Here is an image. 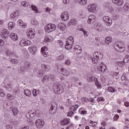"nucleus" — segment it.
Masks as SVG:
<instances>
[{
	"mask_svg": "<svg viewBox=\"0 0 129 129\" xmlns=\"http://www.w3.org/2000/svg\"><path fill=\"white\" fill-rule=\"evenodd\" d=\"M37 76L38 77H42V76H43V71H42L41 70H39L37 72Z\"/></svg>",
	"mask_w": 129,
	"mask_h": 129,
	"instance_id": "864d4df0",
	"label": "nucleus"
},
{
	"mask_svg": "<svg viewBox=\"0 0 129 129\" xmlns=\"http://www.w3.org/2000/svg\"><path fill=\"white\" fill-rule=\"evenodd\" d=\"M28 33H35L36 32V30H35V28H29L28 29Z\"/></svg>",
	"mask_w": 129,
	"mask_h": 129,
	"instance_id": "603ef678",
	"label": "nucleus"
},
{
	"mask_svg": "<svg viewBox=\"0 0 129 129\" xmlns=\"http://www.w3.org/2000/svg\"><path fill=\"white\" fill-rule=\"evenodd\" d=\"M73 45H72L71 44H68V43H66L65 45V48L67 50H71L72 49V47Z\"/></svg>",
	"mask_w": 129,
	"mask_h": 129,
	"instance_id": "4c0bfd02",
	"label": "nucleus"
},
{
	"mask_svg": "<svg viewBox=\"0 0 129 129\" xmlns=\"http://www.w3.org/2000/svg\"><path fill=\"white\" fill-rule=\"evenodd\" d=\"M15 28V23L13 22H10L8 23V29L9 30H13Z\"/></svg>",
	"mask_w": 129,
	"mask_h": 129,
	"instance_id": "b1692460",
	"label": "nucleus"
},
{
	"mask_svg": "<svg viewBox=\"0 0 129 129\" xmlns=\"http://www.w3.org/2000/svg\"><path fill=\"white\" fill-rule=\"evenodd\" d=\"M104 32H108L110 33V32H113V28H107L105 29Z\"/></svg>",
	"mask_w": 129,
	"mask_h": 129,
	"instance_id": "0e129e2a",
	"label": "nucleus"
},
{
	"mask_svg": "<svg viewBox=\"0 0 129 129\" xmlns=\"http://www.w3.org/2000/svg\"><path fill=\"white\" fill-rule=\"evenodd\" d=\"M10 62L12 63V64H18V63H19V60L16 58H11L10 59Z\"/></svg>",
	"mask_w": 129,
	"mask_h": 129,
	"instance_id": "f704fd0d",
	"label": "nucleus"
},
{
	"mask_svg": "<svg viewBox=\"0 0 129 129\" xmlns=\"http://www.w3.org/2000/svg\"><path fill=\"white\" fill-rule=\"evenodd\" d=\"M45 32L46 33H51L56 30V25L52 24H48L45 27Z\"/></svg>",
	"mask_w": 129,
	"mask_h": 129,
	"instance_id": "7ed1b4c3",
	"label": "nucleus"
},
{
	"mask_svg": "<svg viewBox=\"0 0 129 129\" xmlns=\"http://www.w3.org/2000/svg\"><path fill=\"white\" fill-rule=\"evenodd\" d=\"M103 30H104V28H103L102 26H99V27L97 29V32H99V33H100L101 32H104Z\"/></svg>",
	"mask_w": 129,
	"mask_h": 129,
	"instance_id": "6e6d98bb",
	"label": "nucleus"
},
{
	"mask_svg": "<svg viewBox=\"0 0 129 129\" xmlns=\"http://www.w3.org/2000/svg\"><path fill=\"white\" fill-rule=\"evenodd\" d=\"M80 3L82 6H85L87 4V0H81Z\"/></svg>",
	"mask_w": 129,
	"mask_h": 129,
	"instance_id": "5fc2aeb1",
	"label": "nucleus"
},
{
	"mask_svg": "<svg viewBox=\"0 0 129 129\" xmlns=\"http://www.w3.org/2000/svg\"><path fill=\"white\" fill-rule=\"evenodd\" d=\"M95 85L98 87H101V84L98 81V80H95Z\"/></svg>",
	"mask_w": 129,
	"mask_h": 129,
	"instance_id": "de8ad7c7",
	"label": "nucleus"
},
{
	"mask_svg": "<svg viewBox=\"0 0 129 129\" xmlns=\"http://www.w3.org/2000/svg\"><path fill=\"white\" fill-rule=\"evenodd\" d=\"M12 112L14 115H17V114H18V112H19V110H18V108H13L12 109Z\"/></svg>",
	"mask_w": 129,
	"mask_h": 129,
	"instance_id": "e433bc0d",
	"label": "nucleus"
},
{
	"mask_svg": "<svg viewBox=\"0 0 129 129\" xmlns=\"http://www.w3.org/2000/svg\"><path fill=\"white\" fill-rule=\"evenodd\" d=\"M6 88L7 89V90H8V91H12V89H13L12 83H9L7 85H6Z\"/></svg>",
	"mask_w": 129,
	"mask_h": 129,
	"instance_id": "7c9ffc66",
	"label": "nucleus"
},
{
	"mask_svg": "<svg viewBox=\"0 0 129 129\" xmlns=\"http://www.w3.org/2000/svg\"><path fill=\"white\" fill-rule=\"evenodd\" d=\"M113 46L115 50L118 52H123L125 50L124 43L122 41L115 42Z\"/></svg>",
	"mask_w": 129,
	"mask_h": 129,
	"instance_id": "f257e3e1",
	"label": "nucleus"
},
{
	"mask_svg": "<svg viewBox=\"0 0 129 129\" xmlns=\"http://www.w3.org/2000/svg\"><path fill=\"white\" fill-rule=\"evenodd\" d=\"M105 43L106 45H109L110 43H111V37H107L105 38Z\"/></svg>",
	"mask_w": 129,
	"mask_h": 129,
	"instance_id": "bb28decb",
	"label": "nucleus"
},
{
	"mask_svg": "<svg viewBox=\"0 0 129 129\" xmlns=\"http://www.w3.org/2000/svg\"><path fill=\"white\" fill-rule=\"evenodd\" d=\"M30 127L27 125H23L21 126L20 129H29Z\"/></svg>",
	"mask_w": 129,
	"mask_h": 129,
	"instance_id": "680f3d73",
	"label": "nucleus"
},
{
	"mask_svg": "<svg viewBox=\"0 0 129 129\" xmlns=\"http://www.w3.org/2000/svg\"><path fill=\"white\" fill-rule=\"evenodd\" d=\"M95 21H96V16L95 15H91L88 17L87 22L89 25H92Z\"/></svg>",
	"mask_w": 129,
	"mask_h": 129,
	"instance_id": "423d86ee",
	"label": "nucleus"
},
{
	"mask_svg": "<svg viewBox=\"0 0 129 129\" xmlns=\"http://www.w3.org/2000/svg\"><path fill=\"white\" fill-rule=\"evenodd\" d=\"M26 69H27L24 66H22L20 67V69L19 70L20 73H24V72H26Z\"/></svg>",
	"mask_w": 129,
	"mask_h": 129,
	"instance_id": "ea45409f",
	"label": "nucleus"
},
{
	"mask_svg": "<svg viewBox=\"0 0 129 129\" xmlns=\"http://www.w3.org/2000/svg\"><path fill=\"white\" fill-rule=\"evenodd\" d=\"M113 4L116 6H122L123 5V0H112Z\"/></svg>",
	"mask_w": 129,
	"mask_h": 129,
	"instance_id": "f3484780",
	"label": "nucleus"
},
{
	"mask_svg": "<svg viewBox=\"0 0 129 129\" xmlns=\"http://www.w3.org/2000/svg\"><path fill=\"white\" fill-rule=\"evenodd\" d=\"M123 8H124V9L125 10V11H128L129 7H128V6H127V4H125L124 5Z\"/></svg>",
	"mask_w": 129,
	"mask_h": 129,
	"instance_id": "774afa93",
	"label": "nucleus"
},
{
	"mask_svg": "<svg viewBox=\"0 0 129 129\" xmlns=\"http://www.w3.org/2000/svg\"><path fill=\"white\" fill-rule=\"evenodd\" d=\"M60 18L63 22L68 21L69 19V13L67 12H63L61 14Z\"/></svg>",
	"mask_w": 129,
	"mask_h": 129,
	"instance_id": "6e6552de",
	"label": "nucleus"
},
{
	"mask_svg": "<svg viewBox=\"0 0 129 129\" xmlns=\"http://www.w3.org/2000/svg\"><path fill=\"white\" fill-rule=\"evenodd\" d=\"M10 37L13 41H18L19 39V37H18V34H17V33H11L10 34Z\"/></svg>",
	"mask_w": 129,
	"mask_h": 129,
	"instance_id": "2eb2a0df",
	"label": "nucleus"
},
{
	"mask_svg": "<svg viewBox=\"0 0 129 129\" xmlns=\"http://www.w3.org/2000/svg\"><path fill=\"white\" fill-rule=\"evenodd\" d=\"M7 56H9L10 57H13V55H14V53L13 52H11V51L8 50L7 52Z\"/></svg>",
	"mask_w": 129,
	"mask_h": 129,
	"instance_id": "13d9d810",
	"label": "nucleus"
},
{
	"mask_svg": "<svg viewBox=\"0 0 129 129\" xmlns=\"http://www.w3.org/2000/svg\"><path fill=\"white\" fill-rule=\"evenodd\" d=\"M128 61H129V55H126L124 58V62H125V63H127Z\"/></svg>",
	"mask_w": 129,
	"mask_h": 129,
	"instance_id": "bf43d9fd",
	"label": "nucleus"
},
{
	"mask_svg": "<svg viewBox=\"0 0 129 129\" xmlns=\"http://www.w3.org/2000/svg\"><path fill=\"white\" fill-rule=\"evenodd\" d=\"M106 9H107V11L108 12H109L110 13H111L114 11L113 8H112V7H111V6L110 5L107 6Z\"/></svg>",
	"mask_w": 129,
	"mask_h": 129,
	"instance_id": "a19ab883",
	"label": "nucleus"
},
{
	"mask_svg": "<svg viewBox=\"0 0 129 129\" xmlns=\"http://www.w3.org/2000/svg\"><path fill=\"white\" fill-rule=\"evenodd\" d=\"M88 10L90 13H95L96 12V5L91 4L88 7Z\"/></svg>",
	"mask_w": 129,
	"mask_h": 129,
	"instance_id": "9b49d317",
	"label": "nucleus"
},
{
	"mask_svg": "<svg viewBox=\"0 0 129 129\" xmlns=\"http://www.w3.org/2000/svg\"><path fill=\"white\" fill-rule=\"evenodd\" d=\"M28 50L32 55H36V53H37V46L32 45L28 47Z\"/></svg>",
	"mask_w": 129,
	"mask_h": 129,
	"instance_id": "9d476101",
	"label": "nucleus"
},
{
	"mask_svg": "<svg viewBox=\"0 0 129 129\" xmlns=\"http://www.w3.org/2000/svg\"><path fill=\"white\" fill-rule=\"evenodd\" d=\"M64 64L66 65H70L71 64V61L69 59H67L64 62Z\"/></svg>",
	"mask_w": 129,
	"mask_h": 129,
	"instance_id": "69168bd1",
	"label": "nucleus"
},
{
	"mask_svg": "<svg viewBox=\"0 0 129 129\" xmlns=\"http://www.w3.org/2000/svg\"><path fill=\"white\" fill-rule=\"evenodd\" d=\"M72 104V102H71V101H70V99H68L66 103V106H67V107L71 106Z\"/></svg>",
	"mask_w": 129,
	"mask_h": 129,
	"instance_id": "c03bdc74",
	"label": "nucleus"
},
{
	"mask_svg": "<svg viewBox=\"0 0 129 129\" xmlns=\"http://www.w3.org/2000/svg\"><path fill=\"white\" fill-rule=\"evenodd\" d=\"M57 44L58 46L60 47V48H62L64 46V43H63V41L61 40H57Z\"/></svg>",
	"mask_w": 129,
	"mask_h": 129,
	"instance_id": "c9c22d12",
	"label": "nucleus"
},
{
	"mask_svg": "<svg viewBox=\"0 0 129 129\" xmlns=\"http://www.w3.org/2000/svg\"><path fill=\"white\" fill-rule=\"evenodd\" d=\"M13 93L15 94L20 93V89L18 87H16V88H15V89L13 90Z\"/></svg>",
	"mask_w": 129,
	"mask_h": 129,
	"instance_id": "37998d69",
	"label": "nucleus"
},
{
	"mask_svg": "<svg viewBox=\"0 0 129 129\" xmlns=\"http://www.w3.org/2000/svg\"><path fill=\"white\" fill-rule=\"evenodd\" d=\"M53 90L57 92V93L60 94L63 92L64 88L62 85L59 84H54L53 85Z\"/></svg>",
	"mask_w": 129,
	"mask_h": 129,
	"instance_id": "20e7f679",
	"label": "nucleus"
},
{
	"mask_svg": "<svg viewBox=\"0 0 129 129\" xmlns=\"http://www.w3.org/2000/svg\"><path fill=\"white\" fill-rule=\"evenodd\" d=\"M79 113L81 114H86V113H87V111L85 110V109L81 108L79 110Z\"/></svg>",
	"mask_w": 129,
	"mask_h": 129,
	"instance_id": "c85d7f7f",
	"label": "nucleus"
},
{
	"mask_svg": "<svg viewBox=\"0 0 129 129\" xmlns=\"http://www.w3.org/2000/svg\"><path fill=\"white\" fill-rule=\"evenodd\" d=\"M66 44H68L69 45H72V46H73V44H74V41H73V40L71 41L67 39Z\"/></svg>",
	"mask_w": 129,
	"mask_h": 129,
	"instance_id": "4d7b16f0",
	"label": "nucleus"
},
{
	"mask_svg": "<svg viewBox=\"0 0 129 129\" xmlns=\"http://www.w3.org/2000/svg\"><path fill=\"white\" fill-rule=\"evenodd\" d=\"M35 124L37 127L40 128L41 127H43V126L45 125V122L42 119H37L36 120Z\"/></svg>",
	"mask_w": 129,
	"mask_h": 129,
	"instance_id": "1a4fd4ad",
	"label": "nucleus"
},
{
	"mask_svg": "<svg viewBox=\"0 0 129 129\" xmlns=\"http://www.w3.org/2000/svg\"><path fill=\"white\" fill-rule=\"evenodd\" d=\"M1 36L2 37V38H3V39H8V38H9V36H10V35L9 34V33H2L1 34Z\"/></svg>",
	"mask_w": 129,
	"mask_h": 129,
	"instance_id": "cd10ccee",
	"label": "nucleus"
},
{
	"mask_svg": "<svg viewBox=\"0 0 129 129\" xmlns=\"http://www.w3.org/2000/svg\"><path fill=\"white\" fill-rule=\"evenodd\" d=\"M64 58H65V57L64 56V55L61 54L57 57V59L58 61H63V60H64Z\"/></svg>",
	"mask_w": 129,
	"mask_h": 129,
	"instance_id": "72a5a7b5",
	"label": "nucleus"
},
{
	"mask_svg": "<svg viewBox=\"0 0 129 129\" xmlns=\"http://www.w3.org/2000/svg\"><path fill=\"white\" fill-rule=\"evenodd\" d=\"M74 51L76 54H80L82 52V48L79 45H76Z\"/></svg>",
	"mask_w": 129,
	"mask_h": 129,
	"instance_id": "4468645a",
	"label": "nucleus"
},
{
	"mask_svg": "<svg viewBox=\"0 0 129 129\" xmlns=\"http://www.w3.org/2000/svg\"><path fill=\"white\" fill-rule=\"evenodd\" d=\"M19 45L22 46V47H24L25 46H31L32 45V42L29 40H27L26 39H22Z\"/></svg>",
	"mask_w": 129,
	"mask_h": 129,
	"instance_id": "0eeeda50",
	"label": "nucleus"
},
{
	"mask_svg": "<svg viewBox=\"0 0 129 129\" xmlns=\"http://www.w3.org/2000/svg\"><path fill=\"white\" fill-rule=\"evenodd\" d=\"M103 21L105 23L106 26L109 27L112 25V19L109 16H105L103 17Z\"/></svg>",
	"mask_w": 129,
	"mask_h": 129,
	"instance_id": "39448f33",
	"label": "nucleus"
},
{
	"mask_svg": "<svg viewBox=\"0 0 129 129\" xmlns=\"http://www.w3.org/2000/svg\"><path fill=\"white\" fill-rule=\"evenodd\" d=\"M32 94L33 96H37V95H38V94H40V90L34 89Z\"/></svg>",
	"mask_w": 129,
	"mask_h": 129,
	"instance_id": "c756f323",
	"label": "nucleus"
},
{
	"mask_svg": "<svg viewBox=\"0 0 129 129\" xmlns=\"http://www.w3.org/2000/svg\"><path fill=\"white\" fill-rule=\"evenodd\" d=\"M107 90L109 91V92H112L113 93H114V92L116 91V90H115L114 88H112V87H109L107 89Z\"/></svg>",
	"mask_w": 129,
	"mask_h": 129,
	"instance_id": "58836bf2",
	"label": "nucleus"
},
{
	"mask_svg": "<svg viewBox=\"0 0 129 129\" xmlns=\"http://www.w3.org/2000/svg\"><path fill=\"white\" fill-rule=\"evenodd\" d=\"M95 80H97V78H94V77L91 75H90L87 78L88 82H92V81H95Z\"/></svg>",
	"mask_w": 129,
	"mask_h": 129,
	"instance_id": "4be33fe9",
	"label": "nucleus"
},
{
	"mask_svg": "<svg viewBox=\"0 0 129 129\" xmlns=\"http://www.w3.org/2000/svg\"><path fill=\"white\" fill-rule=\"evenodd\" d=\"M35 33H28L27 34L28 38V39H33V38L35 37Z\"/></svg>",
	"mask_w": 129,
	"mask_h": 129,
	"instance_id": "2f4dec72",
	"label": "nucleus"
},
{
	"mask_svg": "<svg viewBox=\"0 0 129 129\" xmlns=\"http://www.w3.org/2000/svg\"><path fill=\"white\" fill-rule=\"evenodd\" d=\"M60 73L61 74V75H63V76H69V75L70 74L68 70L64 69H60Z\"/></svg>",
	"mask_w": 129,
	"mask_h": 129,
	"instance_id": "dca6fc26",
	"label": "nucleus"
},
{
	"mask_svg": "<svg viewBox=\"0 0 129 129\" xmlns=\"http://www.w3.org/2000/svg\"><path fill=\"white\" fill-rule=\"evenodd\" d=\"M77 24V20L76 19H73L69 22V26H75Z\"/></svg>",
	"mask_w": 129,
	"mask_h": 129,
	"instance_id": "412c9836",
	"label": "nucleus"
},
{
	"mask_svg": "<svg viewBox=\"0 0 129 129\" xmlns=\"http://www.w3.org/2000/svg\"><path fill=\"white\" fill-rule=\"evenodd\" d=\"M21 4V6H22V7H28V6L29 5V4H28V2H27L26 1L22 2Z\"/></svg>",
	"mask_w": 129,
	"mask_h": 129,
	"instance_id": "09e8293b",
	"label": "nucleus"
},
{
	"mask_svg": "<svg viewBox=\"0 0 129 129\" xmlns=\"http://www.w3.org/2000/svg\"><path fill=\"white\" fill-rule=\"evenodd\" d=\"M78 107H79V106L78 105H74L71 107L70 110H71V111H74V112L76 111V110H77V109L78 108Z\"/></svg>",
	"mask_w": 129,
	"mask_h": 129,
	"instance_id": "a878e982",
	"label": "nucleus"
},
{
	"mask_svg": "<svg viewBox=\"0 0 129 129\" xmlns=\"http://www.w3.org/2000/svg\"><path fill=\"white\" fill-rule=\"evenodd\" d=\"M74 113L73 111L70 110V111L68 112L67 116H73V114H74Z\"/></svg>",
	"mask_w": 129,
	"mask_h": 129,
	"instance_id": "052dcab7",
	"label": "nucleus"
},
{
	"mask_svg": "<svg viewBox=\"0 0 129 129\" xmlns=\"http://www.w3.org/2000/svg\"><path fill=\"white\" fill-rule=\"evenodd\" d=\"M30 113H31L30 110L27 112L26 113V117H27L28 118H30Z\"/></svg>",
	"mask_w": 129,
	"mask_h": 129,
	"instance_id": "338daca9",
	"label": "nucleus"
},
{
	"mask_svg": "<svg viewBox=\"0 0 129 129\" xmlns=\"http://www.w3.org/2000/svg\"><path fill=\"white\" fill-rule=\"evenodd\" d=\"M24 67L25 68V69H28V68H30L31 67V63L30 62H25L24 64Z\"/></svg>",
	"mask_w": 129,
	"mask_h": 129,
	"instance_id": "a18cd8bd",
	"label": "nucleus"
},
{
	"mask_svg": "<svg viewBox=\"0 0 129 129\" xmlns=\"http://www.w3.org/2000/svg\"><path fill=\"white\" fill-rule=\"evenodd\" d=\"M97 69L101 72H102V73H104V72H105V70L107 69V68H106V66H105L103 63H100Z\"/></svg>",
	"mask_w": 129,
	"mask_h": 129,
	"instance_id": "f8f14e48",
	"label": "nucleus"
},
{
	"mask_svg": "<svg viewBox=\"0 0 129 129\" xmlns=\"http://www.w3.org/2000/svg\"><path fill=\"white\" fill-rule=\"evenodd\" d=\"M31 8L32 9V11H34V12H35V13H36V14L39 13V10H38V9H37V7L34 5H32L31 6Z\"/></svg>",
	"mask_w": 129,
	"mask_h": 129,
	"instance_id": "79ce46f5",
	"label": "nucleus"
},
{
	"mask_svg": "<svg viewBox=\"0 0 129 129\" xmlns=\"http://www.w3.org/2000/svg\"><path fill=\"white\" fill-rule=\"evenodd\" d=\"M78 31H80L81 32H83V33H87L85 30L83 29V28L80 26H78Z\"/></svg>",
	"mask_w": 129,
	"mask_h": 129,
	"instance_id": "49530a36",
	"label": "nucleus"
},
{
	"mask_svg": "<svg viewBox=\"0 0 129 129\" xmlns=\"http://www.w3.org/2000/svg\"><path fill=\"white\" fill-rule=\"evenodd\" d=\"M41 68H42L43 71H44L45 72H48V71H50V67L49 66L46 65L45 64H41Z\"/></svg>",
	"mask_w": 129,
	"mask_h": 129,
	"instance_id": "6ab92c4d",
	"label": "nucleus"
},
{
	"mask_svg": "<svg viewBox=\"0 0 129 129\" xmlns=\"http://www.w3.org/2000/svg\"><path fill=\"white\" fill-rule=\"evenodd\" d=\"M94 57L92 58V62L93 64H97L99 60H101L103 58V55L99 52H96L94 53Z\"/></svg>",
	"mask_w": 129,
	"mask_h": 129,
	"instance_id": "f03ea898",
	"label": "nucleus"
},
{
	"mask_svg": "<svg viewBox=\"0 0 129 129\" xmlns=\"http://www.w3.org/2000/svg\"><path fill=\"white\" fill-rule=\"evenodd\" d=\"M81 100L84 102H88L89 101V99L85 97H83L81 98Z\"/></svg>",
	"mask_w": 129,
	"mask_h": 129,
	"instance_id": "3c124183",
	"label": "nucleus"
},
{
	"mask_svg": "<svg viewBox=\"0 0 129 129\" xmlns=\"http://www.w3.org/2000/svg\"><path fill=\"white\" fill-rule=\"evenodd\" d=\"M49 80V76H44L42 79V82H45V81H48Z\"/></svg>",
	"mask_w": 129,
	"mask_h": 129,
	"instance_id": "8fccbe9b",
	"label": "nucleus"
},
{
	"mask_svg": "<svg viewBox=\"0 0 129 129\" xmlns=\"http://www.w3.org/2000/svg\"><path fill=\"white\" fill-rule=\"evenodd\" d=\"M55 107H54V106L50 105L49 106V113H50V114H54V112H52L53 111V110H54V108H55Z\"/></svg>",
	"mask_w": 129,
	"mask_h": 129,
	"instance_id": "473e14b6",
	"label": "nucleus"
},
{
	"mask_svg": "<svg viewBox=\"0 0 129 129\" xmlns=\"http://www.w3.org/2000/svg\"><path fill=\"white\" fill-rule=\"evenodd\" d=\"M0 96L5 97V92H4V90L2 89H0Z\"/></svg>",
	"mask_w": 129,
	"mask_h": 129,
	"instance_id": "e2e57ef3",
	"label": "nucleus"
},
{
	"mask_svg": "<svg viewBox=\"0 0 129 129\" xmlns=\"http://www.w3.org/2000/svg\"><path fill=\"white\" fill-rule=\"evenodd\" d=\"M31 24H32L33 26H36V27H38V26H39V23L35 19H32V20L31 21Z\"/></svg>",
	"mask_w": 129,
	"mask_h": 129,
	"instance_id": "393cba45",
	"label": "nucleus"
},
{
	"mask_svg": "<svg viewBox=\"0 0 129 129\" xmlns=\"http://www.w3.org/2000/svg\"><path fill=\"white\" fill-rule=\"evenodd\" d=\"M60 31H65L66 30V25L64 23H59L57 26Z\"/></svg>",
	"mask_w": 129,
	"mask_h": 129,
	"instance_id": "a211bd4d",
	"label": "nucleus"
},
{
	"mask_svg": "<svg viewBox=\"0 0 129 129\" xmlns=\"http://www.w3.org/2000/svg\"><path fill=\"white\" fill-rule=\"evenodd\" d=\"M20 15H21V12H20V11H15L10 15V18L11 19H16V18H17V17H19Z\"/></svg>",
	"mask_w": 129,
	"mask_h": 129,
	"instance_id": "ddd939ff",
	"label": "nucleus"
},
{
	"mask_svg": "<svg viewBox=\"0 0 129 129\" xmlns=\"http://www.w3.org/2000/svg\"><path fill=\"white\" fill-rule=\"evenodd\" d=\"M70 123V120L69 119H64L63 120L60 121V124L62 125H68Z\"/></svg>",
	"mask_w": 129,
	"mask_h": 129,
	"instance_id": "aec40b11",
	"label": "nucleus"
},
{
	"mask_svg": "<svg viewBox=\"0 0 129 129\" xmlns=\"http://www.w3.org/2000/svg\"><path fill=\"white\" fill-rule=\"evenodd\" d=\"M24 94L26 95V96L30 97L32 94V92L29 89H25L24 90Z\"/></svg>",
	"mask_w": 129,
	"mask_h": 129,
	"instance_id": "5701e85b",
	"label": "nucleus"
}]
</instances>
